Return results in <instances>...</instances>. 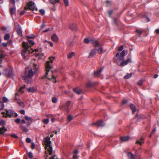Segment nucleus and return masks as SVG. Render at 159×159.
<instances>
[{
	"label": "nucleus",
	"mask_w": 159,
	"mask_h": 159,
	"mask_svg": "<svg viewBox=\"0 0 159 159\" xmlns=\"http://www.w3.org/2000/svg\"><path fill=\"white\" fill-rule=\"evenodd\" d=\"M45 66L46 72L45 75L41 77V79H43L47 78L49 80H51L52 79H53L55 80V83H56L57 82V81L56 80V77L55 76L54 74V73L56 72V71L55 70L54 71H53L51 70V76H50L49 75L48 76H47L48 72L50 71V70L52 68V67L49 65V61H47L46 62Z\"/></svg>",
	"instance_id": "f257e3e1"
},
{
	"label": "nucleus",
	"mask_w": 159,
	"mask_h": 159,
	"mask_svg": "<svg viewBox=\"0 0 159 159\" xmlns=\"http://www.w3.org/2000/svg\"><path fill=\"white\" fill-rule=\"evenodd\" d=\"M50 138L48 137L44 138V142L45 143V149H47L49 152V155H51L52 152V148L51 145V141L50 140Z\"/></svg>",
	"instance_id": "f03ea898"
},
{
	"label": "nucleus",
	"mask_w": 159,
	"mask_h": 159,
	"mask_svg": "<svg viewBox=\"0 0 159 159\" xmlns=\"http://www.w3.org/2000/svg\"><path fill=\"white\" fill-rule=\"evenodd\" d=\"M92 44L95 47V49L98 51V52L101 54L103 51V48L101 45H100L98 41L96 40H91Z\"/></svg>",
	"instance_id": "7ed1b4c3"
},
{
	"label": "nucleus",
	"mask_w": 159,
	"mask_h": 159,
	"mask_svg": "<svg viewBox=\"0 0 159 159\" xmlns=\"http://www.w3.org/2000/svg\"><path fill=\"white\" fill-rule=\"evenodd\" d=\"M6 116H4V117H7L8 116L10 118L16 117L18 114L14 111L12 110H6Z\"/></svg>",
	"instance_id": "20e7f679"
},
{
	"label": "nucleus",
	"mask_w": 159,
	"mask_h": 159,
	"mask_svg": "<svg viewBox=\"0 0 159 159\" xmlns=\"http://www.w3.org/2000/svg\"><path fill=\"white\" fill-rule=\"evenodd\" d=\"M22 46L24 48V49L21 52V55L22 57H25V53L29 51V53H30V51L29 50L30 46L28 43H26L23 42L22 43Z\"/></svg>",
	"instance_id": "39448f33"
},
{
	"label": "nucleus",
	"mask_w": 159,
	"mask_h": 159,
	"mask_svg": "<svg viewBox=\"0 0 159 159\" xmlns=\"http://www.w3.org/2000/svg\"><path fill=\"white\" fill-rule=\"evenodd\" d=\"M2 74L6 76L11 78L14 76L12 70L11 69H5L3 71Z\"/></svg>",
	"instance_id": "423d86ee"
},
{
	"label": "nucleus",
	"mask_w": 159,
	"mask_h": 159,
	"mask_svg": "<svg viewBox=\"0 0 159 159\" xmlns=\"http://www.w3.org/2000/svg\"><path fill=\"white\" fill-rule=\"evenodd\" d=\"M24 9L26 10H29L32 11L35 10L36 11L37 10V8H35L34 5V3L32 1L30 2L27 4V7H24Z\"/></svg>",
	"instance_id": "0eeeda50"
},
{
	"label": "nucleus",
	"mask_w": 159,
	"mask_h": 159,
	"mask_svg": "<svg viewBox=\"0 0 159 159\" xmlns=\"http://www.w3.org/2000/svg\"><path fill=\"white\" fill-rule=\"evenodd\" d=\"M125 52L123 51L120 55L119 52H117L116 54V57L119 60H122L124 59L125 56Z\"/></svg>",
	"instance_id": "6e6552de"
},
{
	"label": "nucleus",
	"mask_w": 159,
	"mask_h": 159,
	"mask_svg": "<svg viewBox=\"0 0 159 159\" xmlns=\"http://www.w3.org/2000/svg\"><path fill=\"white\" fill-rule=\"evenodd\" d=\"M22 77L23 79L25 81V82L28 84H30L32 81V78L28 77L26 75H22Z\"/></svg>",
	"instance_id": "1a4fd4ad"
},
{
	"label": "nucleus",
	"mask_w": 159,
	"mask_h": 159,
	"mask_svg": "<svg viewBox=\"0 0 159 159\" xmlns=\"http://www.w3.org/2000/svg\"><path fill=\"white\" fill-rule=\"evenodd\" d=\"M16 31L18 34L20 36H22V31L21 30V27L20 25L18 24L17 25V27L16 29Z\"/></svg>",
	"instance_id": "9d476101"
},
{
	"label": "nucleus",
	"mask_w": 159,
	"mask_h": 159,
	"mask_svg": "<svg viewBox=\"0 0 159 159\" xmlns=\"http://www.w3.org/2000/svg\"><path fill=\"white\" fill-rule=\"evenodd\" d=\"M96 52L97 51H96V49H92L89 55V58H92L96 54Z\"/></svg>",
	"instance_id": "9b49d317"
},
{
	"label": "nucleus",
	"mask_w": 159,
	"mask_h": 159,
	"mask_svg": "<svg viewBox=\"0 0 159 159\" xmlns=\"http://www.w3.org/2000/svg\"><path fill=\"white\" fill-rule=\"evenodd\" d=\"M92 125H96L98 127H101L104 125L102 120H100L98 121L97 122L93 123Z\"/></svg>",
	"instance_id": "f8f14e48"
},
{
	"label": "nucleus",
	"mask_w": 159,
	"mask_h": 159,
	"mask_svg": "<svg viewBox=\"0 0 159 159\" xmlns=\"http://www.w3.org/2000/svg\"><path fill=\"white\" fill-rule=\"evenodd\" d=\"M131 61V59L129 58L127 59L126 60L124 61L121 62L120 64V65L124 66L127 65L129 62Z\"/></svg>",
	"instance_id": "ddd939ff"
},
{
	"label": "nucleus",
	"mask_w": 159,
	"mask_h": 159,
	"mask_svg": "<svg viewBox=\"0 0 159 159\" xmlns=\"http://www.w3.org/2000/svg\"><path fill=\"white\" fill-rule=\"evenodd\" d=\"M51 39L53 41L57 42L58 41V38L57 34H54L52 36Z\"/></svg>",
	"instance_id": "4468645a"
},
{
	"label": "nucleus",
	"mask_w": 159,
	"mask_h": 159,
	"mask_svg": "<svg viewBox=\"0 0 159 159\" xmlns=\"http://www.w3.org/2000/svg\"><path fill=\"white\" fill-rule=\"evenodd\" d=\"M9 11L11 15H13L16 11L15 6H13V7H10Z\"/></svg>",
	"instance_id": "2eb2a0df"
},
{
	"label": "nucleus",
	"mask_w": 159,
	"mask_h": 159,
	"mask_svg": "<svg viewBox=\"0 0 159 159\" xmlns=\"http://www.w3.org/2000/svg\"><path fill=\"white\" fill-rule=\"evenodd\" d=\"M102 70V68H101L98 71H95L94 74V75L95 77H97L99 76L100 75L101 72Z\"/></svg>",
	"instance_id": "dca6fc26"
},
{
	"label": "nucleus",
	"mask_w": 159,
	"mask_h": 159,
	"mask_svg": "<svg viewBox=\"0 0 159 159\" xmlns=\"http://www.w3.org/2000/svg\"><path fill=\"white\" fill-rule=\"evenodd\" d=\"M130 108L132 111L133 114H134L136 110L135 106L134 104H131L130 105Z\"/></svg>",
	"instance_id": "f3484780"
},
{
	"label": "nucleus",
	"mask_w": 159,
	"mask_h": 159,
	"mask_svg": "<svg viewBox=\"0 0 159 159\" xmlns=\"http://www.w3.org/2000/svg\"><path fill=\"white\" fill-rule=\"evenodd\" d=\"M127 156L129 159H135L134 155L131 152H128Z\"/></svg>",
	"instance_id": "a211bd4d"
},
{
	"label": "nucleus",
	"mask_w": 159,
	"mask_h": 159,
	"mask_svg": "<svg viewBox=\"0 0 159 159\" xmlns=\"http://www.w3.org/2000/svg\"><path fill=\"white\" fill-rule=\"evenodd\" d=\"M120 140L122 142H126L129 139V137L128 136L121 137L120 138Z\"/></svg>",
	"instance_id": "6ab92c4d"
},
{
	"label": "nucleus",
	"mask_w": 159,
	"mask_h": 159,
	"mask_svg": "<svg viewBox=\"0 0 159 159\" xmlns=\"http://www.w3.org/2000/svg\"><path fill=\"white\" fill-rule=\"evenodd\" d=\"M113 21V24H114L116 26L118 25V22L119 20V18L118 17H115L112 18Z\"/></svg>",
	"instance_id": "aec40b11"
},
{
	"label": "nucleus",
	"mask_w": 159,
	"mask_h": 159,
	"mask_svg": "<svg viewBox=\"0 0 159 159\" xmlns=\"http://www.w3.org/2000/svg\"><path fill=\"white\" fill-rule=\"evenodd\" d=\"M76 28V25L75 23L70 24L69 25V28L71 30H75Z\"/></svg>",
	"instance_id": "412c9836"
},
{
	"label": "nucleus",
	"mask_w": 159,
	"mask_h": 159,
	"mask_svg": "<svg viewBox=\"0 0 159 159\" xmlns=\"http://www.w3.org/2000/svg\"><path fill=\"white\" fill-rule=\"evenodd\" d=\"M144 139L143 137H141L139 140H137L136 142V143H138L140 145H141L143 143H144L143 142Z\"/></svg>",
	"instance_id": "4be33fe9"
},
{
	"label": "nucleus",
	"mask_w": 159,
	"mask_h": 159,
	"mask_svg": "<svg viewBox=\"0 0 159 159\" xmlns=\"http://www.w3.org/2000/svg\"><path fill=\"white\" fill-rule=\"evenodd\" d=\"M21 129L23 131L27 132L28 131V129L23 125H21L20 126Z\"/></svg>",
	"instance_id": "5701e85b"
},
{
	"label": "nucleus",
	"mask_w": 159,
	"mask_h": 159,
	"mask_svg": "<svg viewBox=\"0 0 159 159\" xmlns=\"http://www.w3.org/2000/svg\"><path fill=\"white\" fill-rule=\"evenodd\" d=\"M28 91L31 93H34L36 91V89L34 87H30L27 89Z\"/></svg>",
	"instance_id": "b1692460"
},
{
	"label": "nucleus",
	"mask_w": 159,
	"mask_h": 159,
	"mask_svg": "<svg viewBox=\"0 0 159 159\" xmlns=\"http://www.w3.org/2000/svg\"><path fill=\"white\" fill-rule=\"evenodd\" d=\"M34 74L33 71L31 69L28 71V75H26V76L32 78V77L33 76Z\"/></svg>",
	"instance_id": "393cba45"
},
{
	"label": "nucleus",
	"mask_w": 159,
	"mask_h": 159,
	"mask_svg": "<svg viewBox=\"0 0 159 159\" xmlns=\"http://www.w3.org/2000/svg\"><path fill=\"white\" fill-rule=\"evenodd\" d=\"M7 129L4 127L0 128V134H4V132L7 131Z\"/></svg>",
	"instance_id": "a878e982"
},
{
	"label": "nucleus",
	"mask_w": 159,
	"mask_h": 159,
	"mask_svg": "<svg viewBox=\"0 0 159 159\" xmlns=\"http://www.w3.org/2000/svg\"><path fill=\"white\" fill-rule=\"evenodd\" d=\"M45 159H56L55 158L56 157V156L54 155L52 157H48V153L46 152H45Z\"/></svg>",
	"instance_id": "bb28decb"
},
{
	"label": "nucleus",
	"mask_w": 159,
	"mask_h": 159,
	"mask_svg": "<svg viewBox=\"0 0 159 159\" xmlns=\"http://www.w3.org/2000/svg\"><path fill=\"white\" fill-rule=\"evenodd\" d=\"M94 85V83L92 82H88L86 86L87 87H93Z\"/></svg>",
	"instance_id": "cd10ccee"
},
{
	"label": "nucleus",
	"mask_w": 159,
	"mask_h": 159,
	"mask_svg": "<svg viewBox=\"0 0 159 159\" xmlns=\"http://www.w3.org/2000/svg\"><path fill=\"white\" fill-rule=\"evenodd\" d=\"M17 103L19 105V106L22 107H25V104L23 102H21L20 101H17Z\"/></svg>",
	"instance_id": "c85d7f7f"
},
{
	"label": "nucleus",
	"mask_w": 159,
	"mask_h": 159,
	"mask_svg": "<svg viewBox=\"0 0 159 159\" xmlns=\"http://www.w3.org/2000/svg\"><path fill=\"white\" fill-rule=\"evenodd\" d=\"M95 40V39H91L90 40H89L88 38H85L84 39V42L85 43H86L88 44V43H89L90 42H91V40Z\"/></svg>",
	"instance_id": "c756f323"
},
{
	"label": "nucleus",
	"mask_w": 159,
	"mask_h": 159,
	"mask_svg": "<svg viewBox=\"0 0 159 159\" xmlns=\"http://www.w3.org/2000/svg\"><path fill=\"white\" fill-rule=\"evenodd\" d=\"M78 153V151L77 150H75L74 152V155L73 156V158H77L78 157L77 154Z\"/></svg>",
	"instance_id": "7c9ffc66"
},
{
	"label": "nucleus",
	"mask_w": 159,
	"mask_h": 159,
	"mask_svg": "<svg viewBox=\"0 0 159 159\" xmlns=\"http://www.w3.org/2000/svg\"><path fill=\"white\" fill-rule=\"evenodd\" d=\"M132 76V74L131 73H130L125 76L124 77V78L125 79H127L131 78Z\"/></svg>",
	"instance_id": "2f4dec72"
},
{
	"label": "nucleus",
	"mask_w": 159,
	"mask_h": 159,
	"mask_svg": "<svg viewBox=\"0 0 159 159\" xmlns=\"http://www.w3.org/2000/svg\"><path fill=\"white\" fill-rule=\"evenodd\" d=\"M25 119L26 120L30 121V122H32L33 120V119L32 118L30 117L27 116H25Z\"/></svg>",
	"instance_id": "473e14b6"
},
{
	"label": "nucleus",
	"mask_w": 159,
	"mask_h": 159,
	"mask_svg": "<svg viewBox=\"0 0 159 159\" xmlns=\"http://www.w3.org/2000/svg\"><path fill=\"white\" fill-rule=\"evenodd\" d=\"M108 14L109 15V16L110 18H112V14H113V11L112 10H109L108 11Z\"/></svg>",
	"instance_id": "72a5a7b5"
},
{
	"label": "nucleus",
	"mask_w": 159,
	"mask_h": 159,
	"mask_svg": "<svg viewBox=\"0 0 159 159\" xmlns=\"http://www.w3.org/2000/svg\"><path fill=\"white\" fill-rule=\"evenodd\" d=\"M75 53L74 52H71L68 55V57L69 59H70L72 58V57L75 55Z\"/></svg>",
	"instance_id": "f704fd0d"
},
{
	"label": "nucleus",
	"mask_w": 159,
	"mask_h": 159,
	"mask_svg": "<svg viewBox=\"0 0 159 159\" xmlns=\"http://www.w3.org/2000/svg\"><path fill=\"white\" fill-rule=\"evenodd\" d=\"M10 38V36L9 34H7L5 35L4 37V39L5 40H8Z\"/></svg>",
	"instance_id": "c9c22d12"
},
{
	"label": "nucleus",
	"mask_w": 159,
	"mask_h": 159,
	"mask_svg": "<svg viewBox=\"0 0 159 159\" xmlns=\"http://www.w3.org/2000/svg\"><path fill=\"white\" fill-rule=\"evenodd\" d=\"M74 91L76 93H77L78 94H80V90L78 89L77 88H75L74 89Z\"/></svg>",
	"instance_id": "e433bc0d"
},
{
	"label": "nucleus",
	"mask_w": 159,
	"mask_h": 159,
	"mask_svg": "<svg viewBox=\"0 0 159 159\" xmlns=\"http://www.w3.org/2000/svg\"><path fill=\"white\" fill-rule=\"evenodd\" d=\"M35 35L33 34H32L29 36H26L27 38L28 39H34L35 38Z\"/></svg>",
	"instance_id": "4c0bfd02"
},
{
	"label": "nucleus",
	"mask_w": 159,
	"mask_h": 159,
	"mask_svg": "<svg viewBox=\"0 0 159 159\" xmlns=\"http://www.w3.org/2000/svg\"><path fill=\"white\" fill-rule=\"evenodd\" d=\"M55 1L53 0H49L50 2L52 3L53 4H54L55 3H58L59 2V0H55Z\"/></svg>",
	"instance_id": "58836bf2"
},
{
	"label": "nucleus",
	"mask_w": 159,
	"mask_h": 159,
	"mask_svg": "<svg viewBox=\"0 0 159 159\" xmlns=\"http://www.w3.org/2000/svg\"><path fill=\"white\" fill-rule=\"evenodd\" d=\"M72 119L73 117L71 115H69L68 116L67 119L69 122L71 121L72 120Z\"/></svg>",
	"instance_id": "ea45409f"
},
{
	"label": "nucleus",
	"mask_w": 159,
	"mask_h": 159,
	"mask_svg": "<svg viewBox=\"0 0 159 159\" xmlns=\"http://www.w3.org/2000/svg\"><path fill=\"white\" fill-rule=\"evenodd\" d=\"M4 107V105L2 102H0V110H2Z\"/></svg>",
	"instance_id": "a19ab883"
},
{
	"label": "nucleus",
	"mask_w": 159,
	"mask_h": 159,
	"mask_svg": "<svg viewBox=\"0 0 159 159\" xmlns=\"http://www.w3.org/2000/svg\"><path fill=\"white\" fill-rule=\"evenodd\" d=\"M39 12L42 15H43L45 14V11L43 9H40L39 11Z\"/></svg>",
	"instance_id": "79ce46f5"
},
{
	"label": "nucleus",
	"mask_w": 159,
	"mask_h": 159,
	"mask_svg": "<svg viewBox=\"0 0 159 159\" xmlns=\"http://www.w3.org/2000/svg\"><path fill=\"white\" fill-rule=\"evenodd\" d=\"M34 69L35 70V71H36L38 70V67H37V65L36 64L33 63Z\"/></svg>",
	"instance_id": "37998d69"
},
{
	"label": "nucleus",
	"mask_w": 159,
	"mask_h": 159,
	"mask_svg": "<svg viewBox=\"0 0 159 159\" xmlns=\"http://www.w3.org/2000/svg\"><path fill=\"white\" fill-rule=\"evenodd\" d=\"M8 100V99L6 97H4L2 98V102H5Z\"/></svg>",
	"instance_id": "c03bdc74"
},
{
	"label": "nucleus",
	"mask_w": 159,
	"mask_h": 159,
	"mask_svg": "<svg viewBox=\"0 0 159 159\" xmlns=\"http://www.w3.org/2000/svg\"><path fill=\"white\" fill-rule=\"evenodd\" d=\"M28 156L30 159L32 158L33 157V153L31 152H29L28 154Z\"/></svg>",
	"instance_id": "a18cd8bd"
},
{
	"label": "nucleus",
	"mask_w": 159,
	"mask_h": 159,
	"mask_svg": "<svg viewBox=\"0 0 159 159\" xmlns=\"http://www.w3.org/2000/svg\"><path fill=\"white\" fill-rule=\"evenodd\" d=\"M57 101V99L55 97L52 98V102L53 103H55Z\"/></svg>",
	"instance_id": "49530a36"
},
{
	"label": "nucleus",
	"mask_w": 159,
	"mask_h": 159,
	"mask_svg": "<svg viewBox=\"0 0 159 159\" xmlns=\"http://www.w3.org/2000/svg\"><path fill=\"white\" fill-rule=\"evenodd\" d=\"M55 58V57H49V59L50 60V61H49V63L50 62L51 63H52L53 61V59ZM50 65V64H49Z\"/></svg>",
	"instance_id": "de8ad7c7"
},
{
	"label": "nucleus",
	"mask_w": 159,
	"mask_h": 159,
	"mask_svg": "<svg viewBox=\"0 0 159 159\" xmlns=\"http://www.w3.org/2000/svg\"><path fill=\"white\" fill-rule=\"evenodd\" d=\"M49 119L48 118H47L44 119L43 121V122L45 124H47L49 122Z\"/></svg>",
	"instance_id": "09e8293b"
},
{
	"label": "nucleus",
	"mask_w": 159,
	"mask_h": 159,
	"mask_svg": "<svg viewBox=\"0 0 159 159\" xmlns=\"http://www.w3.org/2000/svg\"><path fill=\"white\" fill-rule=\"evenodd\" d=\"M144 19L147 20V22H148L150 21V19L147 16H144L143 17Z\"/></svg>",
	"instance_id": "8fccbe9b"
},
{
	"label": "nucleus",
	"mask_w": 159,
	"mask_h": 159,
	"mask_svg": "<svg viewBox=\"0 0 159 159\" xmlns=\"http://www.w3.org/2000/svg\"><path fill=\"white\" fill-rule=\"evenodd\" d=\"M64 2L66 6H68L69 3V1L68 0H64Z\"/></svg>",
	"instance_id": "3c124183"
},
{
	"label": "nucleus",
	"mask_w": 159,
	"mask_h": 159,
	"mask_svg": "<svg viewBox=\"0 0 159 159\" xmlns=\"http://www.w3.org/2000/svg\"><path fill=\"white\" fill-rule=\"evenodd\" d=\"M28 42L31 45H34V43L33 41L30 40H28Z\"/></svg>",
	"instance_id": "603ef678"
},
{
	"label": "nucleus",
	"mask_w": 159,
	"mask_h": 159,
	"mask_svg": "<svg viewBox=\"0 0 159 159\" xmlns=\"http://www.w3.org/2000/svg\"><path fill=\"white\" fill-rule=\"evenodd\" d=\"M20 121H21V120H20V119L19 118L15 120V122L16 123H18V124L19 123H20Z\"/></svg>",
	"instance_id": "864d4df0"
},
{
	"label": "nucleus",
	"mask_w": 159,
	"mask_h": 159,
	"mask_svg": "<svg viewBox=\"0 0 159 159\" xmlns=\"http://www.w3.org/2000/svg\"><path fill=\"white\" fill-rule=\"evenodd\" d=\"M143 80H139L138 82V84L139 86H141L143 84Z\"/></svg>",
	"instance_id": "5fc2aeb1"
},
{
	"label": "nucleus",
	"mask_w": 159,
	"mask_h": 159,
	"mask_svg": "<svg viewBox=\"0 0 159 159\" xmlns=\"http://www.w3.org/2000/svg\"><path fill=\"white\" fill-rule=\"evenodd\" d=\"M14 100L15 102L16 101H17V102L19 101H20V100L19 98L17 96H15Z\"/></svg>",
	"instance_id": "6e6d98bb"
},
{
	"label": "nucleus",
	"mask_w": 159,
	"mask_h": 159,
	"mask_svg": "<svg viewBox=\"0 0 159 159\" xmlns=\"http://www.w3.org/2000/svg\"><path fill=\"white\" fill-rule=\"evenodd\" d=\"M136 32L139 35H141L142 33V32L141 30H136Z\"/></svg>",
	"instance_id": "4d7b16f0"
},
{
	"label": "nucleus",
	"mask_w": 159,
	"mask_h": 159,
	"mask_svg": "<svg viewBox=\"0 0 159 159\" xmlns=\"http://www.w3.org/2000/svg\"><path fill=\"white\" fill-rule=\"evenodd\" d=\"M26 141L27 143H29L31 142V139L29 138H26Z\"/></svg>",
	"instance_id": "13d9d810"
},
{
	"label": "nucleus",
	"mask_w": 159,
	"mask_h": 159,
	"mask_svg": "<svg viewBox=\"0 0 159 159\" xmlns=\"http://www.w3.org/2000/svg\"><path fill=\"white\" fill-rule=\"evenodd\" d=\"M10 1L11 3L13 4V6H15L16 1L15 0H10Z\"/></svg>",
	"instance_id": "bf43d9fd"
},
{
	"label": "nucleus",
	"mask_w": 159,
	"mask_h": 159,
	"mask_svg": "<svg viewBox=\"0 0 159 159\" xmlns=\"http://www.w3.org/2000/svg\"><path fill=\"white\" fill-rule=\"evenodd\" d=\"M106 3L107 4V7L111 5V1L107 0L106 1Z\"/></svg>",
	"instance_id": "052dcab7"
},
{
	"label": "nucleus",
	"mask_w": 159,
	"mask_h": 159,
	"mask_svg": "<svg viewBox=\"0 0 159 159\" xmlns=\"http://www.w3.org/2000/svg\"><path fill=\"white\" fill-rule=\"evenodd\" d=\"M123 48V46L121 45L118 48V50L119 51H121L122 50Z\"/></svg>",
	"instance_id": "680f3d73"
},
{
	"label": "nucleus",
	"mask_w": 159,
	"mask_h": 159,
	"mask_svg": "<svg viewBox=\"0 0 159 159\" xmlns=\"http://www.w3.org/2000/svg\"><path fill=\"white\" fill-rule=\"evenodd\" d=\"M5 123L4 121L3 120L0 121V125H4L5 124Z\"/></svg>",
	"instance_id": "e2e57ef3"
},
{
	"label": "nucleus",
	"mask_w": 159,
	"mask_h": 159,
	"mask_svg": "<svg viewBox=\"0 0 159 159\" xmlns=\"http://www.w3.org/2000/svg\"><path fill=\"white\" fill-rule=\"evenodd\" d=\"M11 136L15 138H18V136L15 134H11Z\"/></svg>",
	"instance_id": "0e129e2a"
},
{
	"label": "nucleus",
	"mask_w": 159,
	"mask_h": 159,
	"mask_svg": "<svg viewBox=\"0 0 159 159\" xmlns=\"http://www.w3.org/2000/svg\"><path fill=\"white\" fill-rule=\"evenodd\" d=\"M20 113L22 114H25V111L24 110H21L20 111Z\"/></svg>",
	"instance_id": "69168bd1"
},
{
	"label": "nucleus",
	"mask_w": 159,
	"mask_h": 159,
	"mask_svg": "<svg viewBox=\"0 0 159 159\" xmlns=\"http://www.w3.org/2000/svg\"><path fill=\"white\" fill-rule=\"evenodd\" d=\"M127 102V101L126 100H124L122 101V105H124Z\"/></svg>",
	"instance_id": "338daca9"
},
{
	"label": "nucleus",
	"mask_w": 159,
	"mask_h": 159,
	"mask_svg": "<svg viewBox=\"0 0 159 159\" xmlns=\"http://www.w3.org/2000/svg\"><path fill=\"white\" fill-rule=\"evenodd\" d=\"M70 101H68L66 102V105H65L68 107H69L70 105Z\"/></svg>",
	"instance_id": "774afa93"
}]
</instances>
